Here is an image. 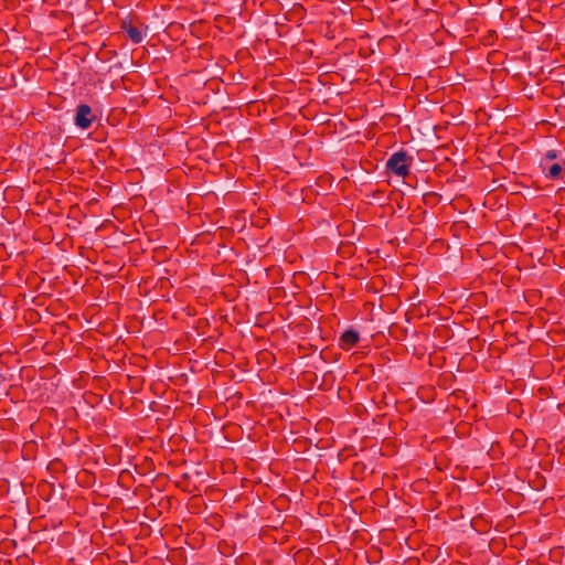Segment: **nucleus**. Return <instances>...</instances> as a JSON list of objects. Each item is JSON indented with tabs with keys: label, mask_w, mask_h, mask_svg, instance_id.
Segmentation results:
<instances>
[{
	"label": "nucleus",
	"mask_w": 565,
	"mask_h": 565,
	"mask_svg": "<svg viewBox=\"0 0 565 565\" xmlns=\"http://www.w3.org/2000/svg\"><path fill=\"white\" fill-rule=\"evenodd\" d=\"M412 162L413 158L406 150L401 149L388 158L386 169L397 177H406L409 173Z\"/></svg>",
	"instance_id": "f257e3e1"
},
{
	"label": "nucleus",
	"mask_w": 565,
	"mask_h": 565,
	"mask_svg": "<svg viewBox=\"0 0 565 565\" xmlns=\"http://www.w3.org/2000/svg\"><path fill=\"white\" fill-rule=\"evenodd\" d=\"M96 120V116L89 105L81 104L76 108L75 125L81 129H87Z\"/></svg>",
	"instance_id": "f03ea898"
},
{
	"label": "nucleus",
	"mask_w": 565,
	"mask_h": 565,
	"mask_svg": "<svg viewBox=\"0 0 565 565\" xmlns=\"http://www.w3.org/2000/svg\"><path fill=\"white\" fill-rule=\"evenodd\" d=\"M565 161L562 162H555V163H547L546 161H540V168L542 172L552 180H558L562 178V171L564 168Z\"/></svg>",
	"instance_id": "7ed1b4c3"
},
{
	"label": "nucleus",
	"mask_w": 565,
	"mask_h": 565,
	"mask_svg": "<svg viewBox=\"0 0 565 565\" xmlns=\"http://www.w3.org/2000/svg\"><path fill=\"white\" fill-rule=\"evenodd\" d=\"M360 334L355 330L344 331L339 339V347L343 350H350L358 344Z\"/></svg>",
	"instance_id": "20e7f679"
},
{
	"label": "nucleus",
	"mask_w": 565,
	"mask_h": 565,
	"mask_svg": "<svg viewBox=\"0 0 565 565\" xmlns=\"http://www.w3.org/2000/svg\"><path fill=\"white\" fill-rule=\"evenodd\" d=\"M121 30L127 33L128 38L134 43L138 44V43H140L142 41L141 31L137 26L131 25V23L122 21Z\"/></svg>",
	"instance_id": "39448f33"
},
{
	"label": "nucleus",
	"mask_w": 565,
	"mask_h": 565,
	"mask_svg": "<svg viewBox=\"0 0 565 565\" xmlns=\"http://www.w3.org/2000/svg\"><path fill=\"white\" fill-rule=\"evenodd\" d=\"M558 153L556 150H548L544 154V157L541 159V161H546L550 163L551 161L555 160L557 158Z\"/></svg>",
	"instance_id": "423d86ee"
}]
</instances>
